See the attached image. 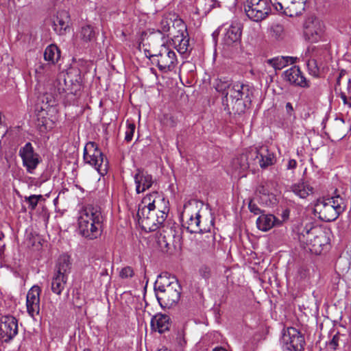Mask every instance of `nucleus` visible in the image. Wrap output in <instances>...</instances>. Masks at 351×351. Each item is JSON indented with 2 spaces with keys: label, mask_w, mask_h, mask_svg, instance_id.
Here are the masks:
<instances>
[{
  "label": "nucleus",
  "mask_w": 351,
  "mask_h": 351,
  "mask_svg": "<svg viewBox=\"0 0 351 351\" xmlns=\"http://www.w3.org/2000/svg\"><path fill=\"white\" fill-rule=\"evenodd\" d=\"M215 89L223 95L224 109L234 114L245 112L251 104L252 88L239 82H231L225 78H217L213 82Z\"/></svg>",
  "instance_id": "1"
},
{
  "label": "nucleus",
  "mask_w": 351,
  "mask_h": 351,
  "mask_svg": "<svg viewBox=\"0 0 351 351\" xmlns=\"http://www.w3.org/2000/svg\"><path fill=\"white\" fill-rule=\"evenodd\" d=\"M298 237L304 249L317 255L330 245L328 232L311 223L302 224L298 228Z\"/></svg>",
  "instance_id": "2"
},
{
  "label": "nucleus",
  "mask_w": 351,
  "mask_h": 351,
  "mask_svg": "<svg viewBox=\"0 0 351 351\" xmlns=\"http://www.w3.org/2000/svg\"><path fill=\"white\" fill-rule=\"evenodd\" d=\"M346 207L344 199L340 195H336L318 199L314 205V212L321 220L332 221L344 211Z\"/></svg>",
  "instance_id": "3"
},
{
  "label": "nucleus",
  "mask_w": 351,
  "mask_h": 351,
  "mask_svg": "<svg viewBox=\"0 0 351 351\" xmlns=\"http://www.w3.org/2000/svg\"><path fill=\"white\" fill-rule=\"evenodd\" d=\"M306 58H308L306 64L308 73L313 77H319L331 58L328 44L308 47Z\"/></svg>",
  "instance_id": "4"
},
{
  "label": "nucleus",
  "mask_w": 351,
  "mask_h": 351,
  "mask_svg": "<svg viewBox=\"0 0 351 351\" xmlns=\"http://www.w3.org/2000/svg\"><path fill=\"white\" fill-rule=\"evenodd\" d=\"M182 226L191 233L210 232L214 227V219H210L203 222L196 208L184 205L181 214Z\"/></svg>",
  "instance_id": "5"
},
{
  "label": "nucleus",
  "mask_w": 351,
  "mask_h": 351,
  "mask_svg": "<svg viewBox=\"0 0 351 351\" xmlns=\"http://www.w3.org/2000/svg\"><path fill=\"white\" fill-rule=\"evenodd\" d=\"M84 160L104 176L108 170V161L95 142H88L84 148Z\"/></svg>",
  "instance_id": "6"
},
{
  "label": "nucleus",
  "mask_w": 351,
  "mask_h": 351,
  "mask_svg": "<svg viewBox=\"0 0 351 351\" xmlns=\"http://www.w3.org/2000/svg\"><path fill=\"white\" fill-rule=\"evenodd\" d=\"M166 38L171 40L173 45L180 53L184 54L191 50L187 27L180 18L176 21L175 25H172Z\"/></svg>",
  "instance_id": "7"
},
{
  "label": "nucleus",
  "mask_w": 351,
  "mask_h": 351,
  "mask_svg": "<svg viewBox=\"0 0 351 351\" xmlns=\"http://www.w3.org/2000/svg\"><path fill=\"white\" fill-rule=\"evenodd\" d=\"M138 223L142 230L145 232H153L158 230L165 222L166 216L139 205L137 212Z\"/></svg>",
  "instance_id": "8"
},
{
  "label": "nucleus",
  "mask_w": 351,
  "mask_h": 351,
  "mask_svg": "<svg viewBox=\"0 0 351 351\" xmlns=\"http://www.w3.org/2000/svg\"><path fill=\"white\" fill-rule=\"evenodd\" d=\"M280 344L282 351H304L305 340L298 329L287 327L281 332Z\"/></svg>",
  "instance_id": "9"
},
{
  "label": "nucleus",
  "mask_w": 351,
  "mask_h": 351,
  "mask_svg": "<svg viewBox=\"0 0 351 351\" xmlns=\"http://www.w3.org/2000/svg\"><path fill=\"white\" fill-rule=\"evenodd\" d=\"M257 148H250L236 156L230 163L232 174L239 178L245 176V172L249 169H252V160L253 158H257Z\"/></svg>",
  "instance_id": "10"
},
{
  "label": "nucleus",
  "mask_w": 351,
  "mask_h": 351,
  "mask_svg": "<svg viewBox=\"0 0 351 351\" xmlns=\"http://www.w3.org/2000/svg\"><path fill=\"white\" fill-rule=\"evenodd\" d=\"M149 60L163 73L173 70L178 63L175 51L167 45L162 46L158 51L154 53L152 59Z\"/></svg>",
  "instance_id": "11"
},
{
  "label": "nucleus",
  "mask_w": 351,
  "mask_h": 351,
  "mask_svg": "<svg viewBox=\"0 0 351 351\" xmlns=\"http://www.w3.org/2000/svg\"><path fill=\"white\" fill-rule=\"evenodd\" d=\"M271 5L267 0H247L244 10L250 20L260 22L265 19L271 13Z\"/></svg>",
  "instance_id": "12"
},
{
  "label": "nucleus",
  "mask_w": 351,
  "mask_h": 351,
  "mask_svg": "<svg viewBox=\"0 0 351 351\" xmlns=\"http://www.w3.org/2000/svg\"><path fill=\"white\" fill-rule=\"evenodd\" d=\"M181 286L178 281H175L170 287L156 292V297L160 307H171L180 299Z\"/></svg>",
  "instance_id": "13"
},
{
  "label": "nucleus",
  "mask_w": 351,
  "mask_h": 351,
  "mask_svg": "<svg viewBox=\"0 0 351 351\" xmlns=\"http://www.w3.org/2000/svg\"><path fill=\"white\" fill-rule=\"evenodd\" d=\"M165 45V38L160 33L153 31L148 35H145V38H143L139 43L138 47L140 49H143L147 58L152 59L154 53H156L162 46Z\"/></svg>",
  "instance_id": "14"
},
{
  "label": "nucleus",
  "mask_w": 351,
  "mask_h": 351,
  "mask_svg": "<svg viewBox=\"0 0 351 351\" xmlns=\"http://www.w3.org/2000/svg\"><path fill=\"white\" fill-rule=\"evenodd\" d=\"M271 6L285 15L293 16L300 14L305 9L307 0H269Z\"/></svg>",
  "instance_id": "15"
},
{
  "label": "nucleus",
  "mask_w": 351,
  "mask_h": 351,
  "mask_svg": "<svg viewBox=\"0 0 351 351\" xmlns=\"http://www.w3.org/2000/svg\"><path fill=\"white\" fill-rule=\"evenodd\" d=\"M168 203L163 195L154 191L144 197L141 205L147 208H152V210L158 213V215L163 214L167 217L169 212Z\"/></svg>",
  "instance_id": "16"
},
{
  "label": "nucleus",
  "mask_w": 351,
  "mask_h": 351,
  "mask_svg": "<svg viewBox=\"0 0 351 351\" xmlns=\"http://www.w3.org/2000/svg\"><path fill=\"white\" fill-rule=\"evenodd\" d=\"M19 155L21 158L23 167L29 173H33L40 162L38 154L34 152L31 143L27 142L21 147Z\"/></svg>",
  "instance_id": "17"
},
{
  "label": "nucleus",
  "mask_w": 351,
  "mask_h": 351,
  "mask_svg": "<svg viewBox=\"0 0 351 351\" xmlns=\"http://www.w3.org/2000/svg\"><path fill=\"white\" fill-rule=\"evenodd\" d=\"M18 334V323L15 317L11 315L2 316L0 318V340L10 342Z\"/></svg>",
  "instance_id": "18"
},
{
  "label": "nucleus",
  "mask_w": 351,
  "mask_h": 351,
  "mask_svg": "<svg viewBox=\"0 0 351 351\" xmlns=\"http://www.w3.org/2000/svg\"><path fill=\"white\" fill-rule=\"evenodd\" d=\"M84 221L86 220L84 219ZM84 222L85 224H83L82 219L78 218L79 231L84 237L93 240L101 235L103 222H98L97 223L94 220H88V221Z\"/></svg>",
  "instance_id": "19"
},
{
  "label": "nucleus",
  "mask_w": 351,
  "mask_h": 351,
  "mask_svg": "<svg viewBox=\"0 0 351 351\" xmlns=\"http://www.w3.org/2000/svg\"><path fill=\"white\" fill-rule=\"evenodd\" d=\"M304 35L305 39L311 43H317L322 40L324 36L322 23L319 20L308 23L305 25Z\"/></svg>",
  "instance_id": "20"
},
{
  "label": "nucleus",
  "mask_w": 351,
  "mask_h": 351,
  "mask_svg": "<svg viewBox=\"0 0 351 351\" xmlns=\"http://www.w3.org/2000/svg\"><path fill=\"white\" fill-rule=\"evenodd\" d=\"M284 79L289 84L302 88L309 86L308 81L303 75L299 67L293 66L283 73Z\"/></svg>",
  "instance_id": "21"
},
{
  "label": "nucleus",
  "mask_w": 351,
  "mask_h": 351,
  "mask_svg": "<svg viewBox=\"0 0 351 351\" xmlns=\"http://www.w3.org/2000/svg\"><path fill=\"white\" fill-rule=\"evenodd\" d=\"M204 232L206 234H202L197 242V250L199 253H213L216 246L215 234L211 230Z\"/></svg>",
  "instance_id": "22"
},
{
  "label": "nucleus",
  "mask_w": 351,
  "mask_h": 351,
  "mask_svg": "<svg viewBox=\"0 0 351 351\" xmlns=\"http://www.w3.org/2000/svg\"><path fill=\"white\" fill-rule=\"evenodd\" d=\"M134 182L136 184V193H141L149 189L154 183L153 177L147 171L141 169L137 170L134 176Z\"/></svg>",
  "instance_id": "23"
},
{
  "label": "nucleus",
  "mask_w": 351,
  "mask_h": 351,
  "mask_svg": "<svg viewBox=\"0 0 351 351\" xmlns=\"http://www.w3.org/2000/svg\"><path fill=\"white\" fill-rule=\"evenodd\" d=\"M54 31L59 35H64L70 27V15L68 12L61 10L57 12L53 21Z\"/></svg>",
  "instance_id": "24"
},
{
  "label": "nucleus",
  "mask_w": 351,
  "mask_h": 351,
  "mask_svg": "<svg viewBox=\"0 0 351 351\" xmlns=\"http://www.w3.org/2000/svg\"><path fill=\"white\" fill-rule=\"evenodd\" d=\"M179 16L173 12L165 13L158 25V29L154 31L156 33H160L163 38H166V35L169 34L170 29L174 25L176 21L178 20Z\"/></svg>",
  "instance_id": "25"
},
{
  "label": "nucleus",
  "mask_w": 351,
  "mask_h": 351,
  "mask_svg": "<svg viewBox=\"0 0 351 351\" xmlns=\"http://www.w3.org/2000/svg\"><path fill=\"white\" fill-rule=\"evenodd\" d=\"M241 25L234 22L228 28L225 29L222 41L226 45H231L239 41L241 36Z\"/></svg>",
  "instance_id": "26"
},
{
  "label": "nucleus",
  "mask_w": 351,
  "mask_h": 351,
  "mask_svg": "<svg viewBox=\"0 0 351 351\" xmlns=\"http://www.w3.org/2000/svg\"><path fill=\"white\" fill-rule=\"evenodd\" d=\"M79 218L82 219L83 224H85L84 219L86 220V221L94 220L97 223L98 222H103V216L100 207L91 204L87 205L82 209Z\"/></svg>",
  "instance_id": "27"
},
{
  "label": "nucleus",
  "mask_w": 351,
  "mask_h": 351,
  "mask_svg": "<svg viewBox=\"0 0 351 351\" xmlns=\"http://www.w3.org/2000/svg\"><path fill=\"white\" fill-rule=\"evenodd\" d=\"M257 158H253L252 162V170H255L258 166L265 169L273 164L274 156L270 153L267 149H262L260 151L257 149Z\"/></svg>",
  "instance_id": "28"
},
{
  "label": "nucleus",
  "mask_w": 351,
  "mask_h": 351,
  "mask_svg": "<svg viewBox=\"0 0 351 351\" xmlns=\"http://www.w3.org/2000/svg\"><path fill=\"white\" fill-rule=\"evenodd\" d=\"M291 190L296 196L302 199H305L314 193V188L308 181L304 180L293 184Z\"/></svg>",
  "instance_id": "29"
},
{
  "label": "nucleus",
  "mask_w": 351,
  "mask_h": 351,
  "mask_svg": "<svg viewBox=\"0 0 351 351\" xmlns=\"http://www.w3.org/2000/svg\"><path fill=\"white\" fill-rule=\"evenodd\" d=\"M257 228L263 232L269 230L274 226L281 225L280 219L273 215H261L256 219Z\"/></svg>",
  "instance_id": "30"
},
{
  "label": "nucleus",
  "mask_w": 351,
  "mask_h": 351,
  "mask_svg": "<svg viewBox=\"0 0 351 351\" xmlns=\"http://www.w3.org/2000/svg\"><path fill=\"white\" fill-rule=\"evenodd\" d=\"M151 326L155 331L163 333L169 329V317L165 314L158 313L152 318Z\"/></svg>",
  "instance_id": "31"
},
{
  "label": "nucleus",
  "mask_w": 351,
  "mask_h": 351,
  "mask_svg": "<svg viewBox=\"0 0 351 351\" xmlns=\"http://www.w3.org/2000/svg\"><path fill=\"white\" fill-rule=\"evenodd\" d=\"M178 281L174 276H171L167 272L162 273L158 276L156 281L154 283V291L160 292L162 289L170 287L173 282Z\"/></svg>",
  "instance_id": "32"
},
{
  "label": "nucleus",
  "mask_w": 351,
  "mask_h": 351,
  "mask_svg": "<svg viewBox=\"0 0 351 351\" xmlns=\"http://www.w3.org/2000/svg\"><path fill=\"white\" fill-rule=\"evenodd\" d=\"M71 269V263L70 262L69 256L63 255L60 256L58 260L54 274L64 276V277L68 278V274L70 273Z\"/></svg>",
  "instance_id": "33"
},
{
  "label": "nucleus",
  "mask_w": 351,
  "mask_h": 351,
  "mask_svg": "<svg viewBox=\"0 0 351 351\" xmlns=\"http://www.w3.org/2000/svg\"><path fill=\"white\" fill-rule=\"evenodd\" d=\"M41 289L40 287L34 285L27 292L26 295V307H39L40 294Z\"/></svg>",
  "instance_id": "34"
},
{
  "label": "nucleus",
  "mask_w": 351,
  "mask_h": 351,
  "mask_svg": "<svg viewBox=\"0 0 351 351\" xmlns=\"http://www.w3.org/2000/svg\"><path fill=\"white\" fill-rule=\"evenodd\" d=\"M77 36L82 42L87 43L96 39V32L92 25H86L82 26Z\"/></svg>",
  "instance_id": "35"
},
{
  "label": "nucleus",
  "mask_w": 351,
  "mask_h": 351,
  "mask_svg": "<svg viewBox=\"0 0 351 351\" xmlns=\"http://www.w3.org/2000/svg\"><path fill=\"white\" fill-rule=\"evenodd\" d=\"M255 194L260 196L261 202L267 204V202L270 201V197L274 195L270 192L269 184L267 182L259 184L255 191Z\"/></svg>",
  "instance_id": "36"
},
{
  "label": "nucleus",
  "mask_w": 351,
  "mask_h": 351,
  "mask_svg": "<svg viewBox=\"0 0 351 351\" xmlns=\"http://www.w3.org/2000/svg\"><path fill=\"white\" fill-rule=\"evenodd\" d=\"M60 58V51L56 45H50L45 50L44 58L45 60L55 64Z\"/></svg>",
  "instance_id": "37"
},
{
  "label": "nucleus",
  "mask_w": 351,
  "mask_h": 351,
  "mask_svg": "<svg viewBox=\"0 0 351 351\" xmlns=\"http://www.w3.org/2000/svg\"><path fill=\"white\" fill-rule=\"evenodd\" d=\"M67 279L64 276L54 274L51 280V291L57 295H60L65 287Z\"/></svg>",
  "instance_id": "38"
},
{
  "label": "nucleus",
  "mask_w": 351,
  "mask_h": 351,
  "mask_svg": "<svg viewBox=\"0 0 351 351\" xmlns=\"http://www.w3.org/2000/svg\"><path fill=\"white\" fill-rule=\"evenodd\" d=\"M292 64L293 63L292 57H284V56H278L267 60L269 64H270L272 67H274L276 70H280L285 66H286L289 62Z\"/></svg>",
  "instance_id": "39"
},
{
  "label": "nucleus",
  "mask_w": 351,
  "mask_h": 351,
  "mask_svg": "<svg viewBox=\"0 0 351 351\" xmlns=\"http://www.w3.org/2000/svg\"><path fill=\"white\" fill-rule=\"evenodd\" d=\"M40 108L41 110L37 114L38 125L40 127V130H42L43 128L47 130L50 120L45 116L47 114L46 109L43 107H40Z\"/></svg>",
  "instance_id": "40"
},
{
  "label": "nucleus",
  "mask_w": 351,
  "mask_h": 351,
  "mask_svg": "<svg viewBox=\"0 0 351 351\" xmlns=\"http://www.w3.org/2000/svg\"><path fill=\"white\" fill-rule=\"evenodd\" d=\"M41 199H43L42 195H31L29 196H25L24 197L25 202L28 204V208L31 210L36 209L38 202Z\"/></svg>",
  "instance_id": "41"
},
{
  "label": "nucleus",
  "mask_w": 351,
  "mask_h": 351,
  "mask_svg": "<svg viewBox=\"0 0 351 351\" xmlns=\"http://www.w3.org/2000/svg\"><path fill=\"white\" fill-rule=\"evenodd\" d=\"M81 75L79 69H71L66 73V78H65V82L69 80L72 84H79L81 81Z\"/></svg>",
  "instance_id": "42"
},
{
  "label": "nucleus",
  "mask_w": 351,
  "mask_h": 351,
  "mask_svg": "<svg viewBox=\"0 0 351 351\" xmlns=\"http://www.w3.org/2000/svg\"><path fill=\"white\" fill-rule=\"evenodd\" d=\"M134 274V271L132 267L125 266L120 270L119 276L121 279L128 280L133 278Z\"/></svg>",
  "instance_id": "43"
},
{
  "label": "nucleus",
  "mask_w": 351,
  "mask_h": 351,
  "mask_svg": "<svg viewBox=\"0 0 351 351\" xmlns=\"http://www.w3.org/2000/svg\"><path fill=\"white\" fill-rule=\"evenodd\" d=\"M126 131L125 135V141L130 142L132 140L134 133L136 129V125L134 123H130L128 121L126 122Z\"/></svg>",
  "instance_id": "44"
},
{
  "label": "nucleus",
  "mask_w": 351,
  "mask_h": 351,
  "mask_svg": "<svg viewBox=\"0 0 351 351\" xmlns=\"http://www.w3.org/2000/svg\"><path fill=\"white\" fill-rule=\"evenodd\" d=\"M42 102L43 105L41 107H43L47 111L49 108H51L55 105V100L53 99L52 96L48 94H45L42 97Z\"/></svg>",
  "instance_id": "45"
},
{
  "label": "nucleus",
  "mask_w": 351,
  "mask_h": 351,
  "mask_svg": "<svg viewBox=\"0 0 351 351\" xmlns=\"http://www.w3.org/2000/svg\"><path fill=\"white\" fill-rule=\"evenodd\" d=\"M199 274L202 278L208 280L211 277V268L207 265H202L199 269Z\"/></svg>",
  "instance_id": "46"
},
{
  "label": "nucleus",
  "mask_w": 351,
  "mask_h": 351,
  "mask_svg": "<svg viewBox=\"0 0 351 351\" xmlns=\"http://www.w3.org/2000/svg\"><path fill=\"white\" fill-rule=\"evenodd\" d=\"M184 331L183 329L178 330L176 332V341L180 346H183L186 343L184 339Z\"/></svg>",
  "instance_id": "47"
},
{
  "label": "nucleus",
  "mask_w": 351,
  "mask_h": 351,
  "mask_svg": "<svg viewBox=\"0 0 351 351\" xmlns=\"http://www.w3.org/2000/svg\"><path fill=\"white\" fill-rule=\"evenodd\" d=\"M250 211L254 215H259L262 213L261 209L254 202L253 199H250L248 204Z\"/></svg>",
  "instance_id": "48"
},
{
  "label": "nucleus",
  "mask_w": 351,
  "mask_h": 351,
  "mask_svg": "<svg viewBox=\"0 0 351 351\" xmlns=\"http://www.w3.org/2000/svg\"><path fill=\"white\" fill-rule=\"evenodd\" d=\"M339 339H340V335L338 332H337L336 334H335L332 336V339L329 341L328 346L332 349L335 350L339 345Z\"/></svg>",
  "instance_id": "49"
},
{
  "label": "nucleus",
  "mask_w": 351,
  "mask_h": 351,
  "mask_svg": "<svg viewBox=\"0 0 351 351\" xmlns=\"http://www.w3.org/2000/svg\"><path fill=\"white\" fill-rule=\"evenodd\" d=\"M290 215V210L289 208L284 209L282 211V213L280 214L282 220H280L281 221V224L289 219Z\"/></svg>",
  "instance_id": "50"
},
{
  "label": "nucleus",
  "mask_w": 351,
  "mask_h": 351,
  "mask_svg": "<svg viewBox=\"0 0 351 351\" xmlns=\"http://www.w3.org/2000/svg\"><path fill=\"white\" fill-rule=\"evenodd\" d=\"M339 27L340 28L341 32L346 34H351V26L342 24L341 21L339 22Z\"/></svg>",
  "instance_id": "51"
},
{
  "label": "nucleus",
  "mask_w": 351,
  "mask_h": 351,
  "mask_svg": "<svg viewBox=\"0 0 351 351\" xmlns=\"http://www.w3.org/2000/svg\"><path fill=\"white\" fill-rule=\"evenodd\" d=\"M298 163L295 159H290L288 161L287 169H295L297 167Z\"/></svg>",
  "instance_id": "52"
},
{
  "label": "nucleus",
  "mask_w": 351,
  "mask_h": 351,
  "mask_svg": "<svg viewBox=\"0 0 351 351\" xmlns=\"http://www.w3.org/2000/svg\"><path fill=\"white\" fill-rule=\"evenodd\" d=\"M340 97L344 105H347L349 107V103H351V100H350V97H348L345 93H341Z\"/></svg>",
  "instance_id": "53"
},
{
  "label": "nucleus",
  "mask_w": 351,
  "mask_h": 351,
  "mask_svg": "<svg viewBox=\"0 0 351 351\" xmlns=\"http://www.w3.org/2000/svg\"><path fill=\"white\" fill-rule=\"evenodd\" d=\"M346 74V71L344 70V69H342L339 72V76L337 79V83H336V86H340V82H341V79Z\"/></svg>",
  "instance_id": "54"
},
{
  "label": "nucleus",
  "mask_w": 351,
  "mask_h": 351,
  "mask_svg": "<svg viewBox=\"0 0 351 351\" xmlns=\"http://www.w3.org/2000/svg\"><path fill=\"white\" fill-rule=\"evenodd\" d=\"M285 108H286L287 114H289L290 116H291L293 114V108L291 103L287 102L286 104Z\"/></svg>",
  "instance_id": "55"
},
{
  "label": "nucleus",
  "mask_w": 351,
  "mask_h": 351,
  "mask_svg": "<svg viewBox=\"0 0 351 351\" xmlns=\"http://www.w3.org/2000/svg\"><path fill=\"white\" fill-rule=\"evenodd\" d=\"M39 310L40 308H27L28 313L33 317H34L35 313H39Z\"/></svg>",
  "instance_id": "56"
},
{
  "label": "nucleus",
  "mask_w": 351,
  "mask_h": 351,
  "mask_svg": "<svg viewBox=\"0 0 351 351\" xmlns=\"http://www.w3.org/2000/svg\"><path fill=\"white\" fill-rule=\"evenodd\" d=\"M168 121H169V125L171 127H174L176 125L177 123L173 117L170 116L168 119Z\"/></svg>",
  "instance_id": "57"
},
{
  "label": "nucleus",
  "mask_w": 351,
  "mask_h": 351,
  "mask_svg": "<svg viewBox=\"0 0 351 351\" xmlns=\"http://www.w3.org/2000/svg\"><path fill=\"white\" fill-rule=\"evenodd\" d=\"M347 90L348 92V94H351V79L348 80V85H347Z\"/></svg>",
  "instance_id": "58"
},
{
  "label": "nucleus",
  "mask_w": 351,
  "mask_h": 351,
  "mask_svg": "<svg viewBox=\"0 0 351 351\" xmlns=\"http://www.w3.org/2000/svg\"><path fill=\"white\" fill-rule=\"evenodd\" d=\"M45 67H49L48 65H40L37 69H36V72L37 73H41V71L42 70H44Z\"/></svg>",
  "instance_id": "59"
},
{
  "label": "nucleus",
  "mask_w": 351,
  "mask_h": 351,
  "mask_svg": "<svg viewBox=\"0 0 351 351\" xmlns=\"http://www.w3.org/2000/svg\"><path fill=\"white\" fill-rule=\"evenodd\" d=\"M340 314H341V315H339V317H338V319H339V320H341V321H343L345 323H346V319H344V317H343V315H342V312H341V311L340 312Z\"/></svg>",
  "instance_id": "60"
},
{
  "label": "nucleus",
  "mask_w": 351,
  "mask_h": 351,
  "mask_svg": "<svg viewBox=\"0 0 351 351\" xmlns=\"http://www.w3.org/2000/svg\"><path fill=\"white\" fill-rule=\"evenodd\" d=\"M213 351H227V350L223 348H216Z\"/></svg>",
  "instance_id": "61"
},
{
  "label": "nucleus",
  "mask_w": 351,
  "mask_h": 351,
  "mask_svg": "<svg viewBox=\"0 0 351 351\" xmlns=\"http://www.w3.org/2000/svg\"><path fill=\"white\" fill-rule=\"evenodd\" d=\"M158 351H171V350H168L166 348H162L159 349Z\"/></svg>",
  "instance_id": "62"
},
{
  "label": "nucleus",
  "mask_w": 351,
  "mask_h": 351,
  "mask_svg": "<svg viewBox=\"0 0 351 351\" xmlns=\"http://www.w3.org/2000/svg\"><path fill=\"white\" fill-rule=\"evenodd\" d=\"M83 351H90L89 349H84Z\"/></svg>",
  "instance_id": "63"
},
{
  "label": "nucleus",
  "mask_w": 351,
  "mask_h": 351,
  "mask_svg": "<svg viewBox=\"0 0 351 351\" xmlns=\"http://www.w3.org/2000/svg\"><path fill=\"white\" fill-rule=\"evenodd\" d=\"M145 307H147L148 304L146 302V301H145Z\"/></svg>",
  "instance_id": "64"
}]
</instances>
